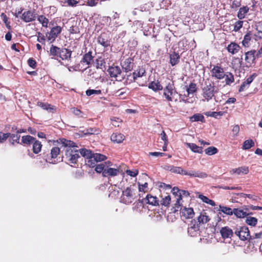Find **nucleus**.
Listing matches in <instances>:
<instances>
[{
	"label": "nucleus",
	"mask_w": 262,
	"mask_h": 262,
	"mask_svg": "<svg viewBox=\"0 0 262 262\" xmlns=\"http://www.w3.org/2000/svg\"><path fill=\"white\" fill-rule=\"evenodd\" d=\"M202 96L203 101L208 102L214 97L215 93V86L209 80H206L204 84H202Z\"/></svg>",
	"instance_id": "f257e3e1"
},
{
	"label": "nucleus",
	"mask_w": 262,
	"mask_h": 262,
	"mask_svg": "<svg viewBox=\"0 0 262 262\" xmlns=\"http://www.w3.org/2000/svg\"><path fill=\"white\" fill-rule=\"evenodd\" d=\"M137 191L133 187H127L122 191L120 202L125 204H129L137 198Z\"/></svg>",
	"instance_id": "f03ea898"
},
{
	"label": "nucleus",
	"mask_w": 262,
	"mask_h": 262,
	"mask_svg": "<svg viewBox=\"0 0 262 262\" xmlns=\"http://www.w3.org/2000/svg\"><path fill=\"white\" fill-rule=\"evenodd\" d=\"M66 157L68 161L72 164L77 163L78 158H80L78 150H74L71 148H68L66 151Z\"/></svg>",
	"instance_id": "7ed1b4c3"
},
{
	"label": "nucleus",
	"mask_w": 262,
	"mask_h": 262,
	"mask_svg": "<svg viewBox=\"0 0 262 262\" xmlns=\"http://www.w3.org/2000/svg\"><path fill=\"white\" fill-rule=\"evenodd\" d=\"M235 234L242 241L251 239V236L250 235L249 230L248 228L246 226L237 228L235 231Z\"/></svg>",
	"instance_id": "20e7f679"
},
{
	"label": "nucleus",
	"mask_w": 262,
	"mask_h": 262,
	"mask_svg": "<svg viewBox=\"0 0 262 262\" xmlns=\"http://www.w3.org/2000/svg\"><path fill=\"white\" fill-rule=\"evenodd\" d=\"M211 76L217 79H222L225 77L224 69L220 66H215L211 70Z\"/></svg>",
	"instance_id": "39448f33"
},
{
	"label": "nucleus",
	"mask_w": 262,
	"mask_h": 262,
	"mask_svg": "<svg viewBox=\"0 0 262 262\" xmlns=\"http://www.w3.org/2000/svg\"><path fill=\"white\" fill-rule=\"evenodd\" d=\"M110 76L116 78V80H121L122 77L121 70L118 66H112L107 70Z\"/></svg>",
	"instance_id": "423d86ee"
},
{
	"label": "nucleus",
	"mask_w": 262,
	"mask_h": 262,
	"mask_svg": "<svg viewBox=\"0 0 262 262\" xmlns=\"http://www.w3.org/2000/svg\"><path fill=\"white\" fill-rule=\"evenodd\" d=\"M174 85L172 83H169L164 89V96L169 101H172V96L174 95Z\"/></svg>",
	"instance_id": "0eeeda50"
},
{
	"label": "nucleus",
	"mask_w": 262,
	"mask_h": 262,
	"mask_svg": "<svg viewBox=\"0 0 262 262\" xmlns=\"http://www.w3.org/2000/svg\"><path fill=\"white\" fill-rule=\"evenodd\" d=\"M62 29L60 26L53 27L50 32L47 35L48 40L51 42L55 40L58 35L61 32Z\"/></svg>",
	"instance_id": "6e6552de"
},
{
	"label": "nucleus",
	"mask_w": 262,
	"mask_h": 262,
	"mask_svg": "<svg viewBox=\"0 0 262 262\" xmlns=\"http://www.w3.org/2000/svg\"><path fill=\"white\" fill-rule=\"evenodd\" d=\"M199 230V225L195 220H192L189 225L188 228V233L191 236H195L198 233Z\"/></svg>",
	"instance_id": "1a4fd4ad"
},
{
	"label": "nucleus",
	"mask_w": 262,
	"mask_h": 262,
	"mask_svg": "<svg viewBox=\"0 0 262 262\" xmlns=\"http://www.w3.org/2000/svg\"><path fill=\"white\" fill-rule=\"evenodd\" d=\"M110 164H107L105 171L103 172V177H115L119 174V169L118 168H113L109 167Z\"/></svg>",
	"instance_id": "9d476101"
},
{
	"label": "nucleus",
	"mask_w": 262,
	"mask_h": 262,
	"mask_svg": "<svg viewBox=\"0 0 262 262\" xmlns=\"http://www.w3.org/2000/svg\"><path fill=\"white\" fill-rule=\"evenodd\" d=\"M165 169L172 173L181 174L185 176L187 170L183 169L181 167L174 166L172 165H166L164 167Z\"/></svg>",
	"instance_id": "9b49d317"
},
{
	"label": "nucleus",
	"mask_w": 262,
	"mask_h": 262,
	"mask_svg": "<svg viewBox=\"0 0 262 262\" xmlns=\"http://www.w3.org/2000/svg\"><path fill=\"white\" fill-rule=\"evenodd\" d=\"M180 211L182 216L186 219H192L194 215L193 209L192 208H186L185 207L181 208Z\"/></svg>",
	"instance_id": "f8f14e48"
},
{
	"label": "nucleus",
	"mask_w": 262,
	"mask_h": 262,
	"mask_svg": "<svg viewBox=\"0 0 262 262\" xmlns=\"http://www.w3.org/2000/svg\"><path fill=\"white\" fill-rule=\"evenodd\" d=\"M185 176H188L191 177L199 178L204 179L207 177V174L206 172L200 171H187L185 172Z\"/></svg>",
	"instance_id": "ddd939ff"
},
{
	"label": "nucleus",
	"mask_w": 262,
	"mask_h": 262,
	"mask_svg": "<svg viewBox=\"0 0 262 262\" xmlns=\"http://www.w3.org/2000/svg\"><path fill=\"white\" fill-rule=\"evenodd\" d=\"M35 15L31 11L24 12L21 17V19L26 23L31 22L35 20Z\"/></svg>",
	"instance_id": "4468645a"
},
{
	"label": "nucleus",
	"mask_w": 262,
	"mask_h": 262,
	"mask_svg": "<svg viewBox=\"0 0 262 262\" xmlns=\"http://www.w3.org/2000/svg\"><path fill=\"white\" fill-rule=\"evenodd\" d=\"M255 50H251L245 53V60L248 63L247 67H249L255 60Z\"/></svg>",
	"instance_id": "2eb2a0df"
},
{
	"label": "nucleus",
	"mask_w": 262,
	"mask_h": 262,
	"mask_svg": "<svg viewBox=\"0 0 262 262\" xmlns=\"http://www.w3.org/2000/svg\"><path fill=\"white\" fill-rule=\"evenodd\" d=\"M133 60L131 58H127L122 60L121 66L125 72H128L132 70L133 68Z\"/></svg>",
	"instance_id": "dca6fc26"
},
{
	"label": "nucleus",
	"mask_w": 262,
	"mask_h": 262,
	"mask_svg": "<svg viewBox=\"0 0 262 262\" xmlns=\"http://www.w3.org/2000/svg\"><path fill=\"white\" fill-rule=\"evenodd\" d=\"M228 51L232 55L235 54L240 50V46L235 42H231L228 45L227 48Z\"/></svg>",
	"instance_id": "f3484780"
},
{
	"label": "nucleus",
	"mask_w": 262,
	"mask_h": 262,
	"mask_svg": "<svg viewBox=\"0 0 262 262\" xmlns=\"http://www.w3.org/2000/svg\"><path fill=\"white\" fill-rule=\"evenodd\" d=\"M220 233L224 238H227L231 237L233 235V231L228 227H224L221 228Z\"/></svg>",
	"instance_id": "a211bd4d"
},
{
	"label": "nucleus",
	"mask_w": 262,
	"mask_h": 262,
	"mask_svg": "<svg viewBox=\"0 0 262 262\" xmlns=\"http://www.w3.org/2000/svg\"><path fill=\"white\" fill-rule=\"evenodd\" d=\"M98 43L106 48L110 46V41L107 39L105 33L101 34L97 38Z\"/></svg>",
	"instance_id": "6ab92c4d"
},
{
	"label": "nucleus",
	"mask_w": 262,
	"mask_h": 262,
	"mask_svg": "<svg viewBox=\"0 0 262 262\" xmlns=\"http://www.w3.org/2000/svg\"><path fill=\"white\" fill-rule=\"evenodd\" d=\"M249 172V168L247 166H242L237 168L232 169L230 171L231 174L236 173L238 175L246 174Z\"/></svg>",
	"instance_id": "aec40b11"
},
{
	"label": "nucleus",
	"mask_w": 262,
	"mask_h": 262,
	"mask_svg": "<svg viewBox=\"0 0 262 262\" xmlns=\"http://www.w3.org/2000/svg\"><path fill=\"white\" fill-rule=\"evenodd\" d=\"M125 139V136L121 133H113L111 137V140L117 143H121Z\"/></svg>",
	"instance_id": "412c9836"
},
{
	"label": "nucleus",
	"mask_w": 262,
	"mask_h": 262,
	"mask_svg": "<svg viewBox=\"0 0 262 262\" xmlns=\"http://www.w3.org/2000/svg\"><path fill=\"white\" fill-rule=\"evenodd\" d=\"M145 202L152 206L159 205V201L157 197L147 194L145 199Z\"/></svg>",
	"instance_id": "4be33fe9"
},
{
	"label": "nucleus",
	"mask_w": 262,
	"mask_h": 262,
	"mask_svg": "<svg viewBox=\"0 0 262 262\" xmlns=\"http://www.w3.org/2000/svg\"><path fill=\"white\" fill-rule=\"evenodd\" d=\"M71 53V51L67 49L64 48L61 49L58 56L61 59L66 60L70 58Z\"/></svg>",
	"instance_id": "5701e85b"
},
{
	"label": "nucleus",
	"mask_w": 262,
	"mask_h": 262,
	"mask_svg": "<svg viewBox=\"0 0 262 262\" xmlns=\"http://www.w3.org/2000/svg\"><path fill=\"white\" fill-rule=\"evenodd\" d=\"M249 11V8L248 6H243L239 8L237 16L239 19H244L247 13Z\"/></svg>",
	"instance_id": "b1692460"
},
{
	"label": "nucleus",
	"mask_w": 262,
	"mask_h": 262,
	"mask_svg": "<svg viewBox=\"0 0 262 262\" xmlns=\"http://www.w3.org/2000/svg\"><path fill=\"white\" fill-rule=\"evenodd\" d=\"M187 147L189 148L193 152L201 154L203 152V148L198 146L194 143H186L185 144Z\"/></svg>",
	"instance_id": "393cba45"
},
{
	"label": "nucleus",
	"mask_w": 262,
	"mask_h": 262,
	"mask_svg": "<svg viewBox=\"0 0 262 262\" xmlns=\"http://www.w3.org/2000/svg\"><path fill=\"white\" fill-rule=\"evenodd\" d=\"M111 164L110 162H106L103 163H101L99 164H96L95 165V171L99 173H102L103 175V172L105 171L107 164Z\"/></svg>",
	"instance_id": "a878e982"
},
{
	"label": "nucleus",
	"mask_w": 262,
	"mask_h": 262,
	"mask_svg": "<svg viewBox=\"0 0 262 262\" xmlns=\"http://www.w3.org/2000/svg\"><path fill=\"white\" fill-rule=\"evenodd\" d=\"M148 88L151 89L155 92H156L162 90L163 89V86L161 85L159 82L152 81L149 84Z\"/></svg>",
	"instance_id": "bb28decb"
},
{
	"label": "nucleus",
	"mask_w": 262,
	"mask_h": 262,
	"mask_svg": "<svg viewBox=\"0 0 262 262\" xmlns=\"http://www.w3.org/2000/svg\"><path fill=\"white\" fill-rule=\"evenodd\" d=\"M180 56L178 53L173 52L170 55V63L171 66H174L179 62Z\"/></svg>",
	"instance_id": "cd10ccee"
},
{
	"label": "nucleus",
	"mask_w": 262,
	"mask_h": 262,
	"mask_svg": "<svg viewBox=\"0 0 262 262\" xmlns=\"http://www.w3.org/2000/svg\"><path fill=\"white\" fill-rule=\"evenodd\" d=\"M93 57L92 55V52H89L85 54L82 59L81 62L85 63L87 65H90L91 61H92Z\"/></svg>",
	"instance_id": "c85d7f7f"
},
{
	"label": "nucleus",
	"mask_w": 262,
	"mask_h": 262,
	"mask_svg": "<svg viewBox=\"0 0 262 262\" xmlns=\"http://www.w3.org/2000/svg\"><path fill=\"white\" fill-rule=\"evenodd\" d=\"M251 40V33L248 32L244 37L242 41L243 46L245 47H249L250 45V41Z\"/></svg>",
	"instance_id": "c756f323"
},
{
	"label": "nucleus",
	"mask_w": 262,
	"mask_h": 262,
	"mask_svg": "<svg viewBox=\"0 0 262 262\" xmlns=\"http://www.w3.org/2000/svg\"><path fill=\"white\" fill-rule=\"evenodd\" d=\"M42 144L41 142L38 140H35L33 143V151L35 154L39 153L41 151Z\"/></svg>",
	"instance_id": "7c9ffc66"
},
{
	"label": "nucleus",
	"mask_w": 262,
	"mask_h": 262,
	"mask_svg": "<svg viewBox=\"0 0 262 262\" xmlns=\"http://www.w3.org/2000/svg\"><path fill=\"white\" fill-rule=\"evenodd\" d=\"M197 90L196 84L195 83L191 82L188 88L186 89L187 95L186 96H189L190 94L194 93Z\"/></svg>",
	"instance_id": "2f4dec72"
},
{
	"label": "nucleus",
	"mask_w": 262,
	"mask_h": 262,
	"mask_svg": "<svg viewBox=\"0 0 262 262\" xmlns=\"http://www.w3.org/2000/svg\"><path fill=\"white\" fill-rule=\"evenodd\" d=\"M20 135L18 134H11L10 133V138L9 139V142L10 144L12 145H14L15 143H17L18 144L19 143V139H20Z\"/></svg>",
	"instance_id": "473e14b6"
},
{
	"label": "nucleus",
	"mask_w": 262,
	"mask_h": 262,
	"mask_svg": "<svg viewBox=\"0 0 262 262\" xmlns=\"http://www.w3.org/2000/svg\"><path fill=\"white\" fill-rule=\"evenodd\" d=\"M198 198L201 199L203 202L208 204L212 206H215V203L214 201H213L212 200L209 199L207 196L203 195V194H199L198 196Z\"/></svg>",
	"instance_id": "72a5a7b5"
},
{
	"label": "nucleus",
	"mask_w": 262,
	"mask_h": 262,
	"mask_svg": "<svg viewBox=\"0 0 262 262\" xmlns=\"http://www.w3.org/2000/svg\"><path fill=\"white\" fill-rule=\"evenodd\" d=\"M233 212V214L238 218L245 217L247 215L246 212L244 211L243 210L237 208H234Z\"/></svg>",
	"instance_id": "f704fd0d"
},
{
	"label": "nucleus",
	"mask_w": 262,
	"mask_h": 262,
	"mask_svg": "<svg viewBox=\"0 0 262 262\" xmlns=\"http://www.w3.org/2000/svg\"><path fill=\"white\" fill-rule=\"evenodd\" d=\"M37 105L42 108L43 110H46L50 112H52L54 110L53 106L47 103L38 102Z\"/></svg>",
	"instance_id": "c9c22d12"
},
{
	"label": "nucleus",
	"mask_w": 262,
	"mask_h": 262,
	"mask_svg": "<svg viewBox=\"0 0 262 262\" xmlns=\"http://www.w3.org/2000/svg\"><path fill=\"white\" fill-rule=\"evenodd\" d=\"M61 143L66 147H77L76 143L71 140H68L65 139H61L60 140Z\"/></svg>",
	"instance_id": "e433bc0d"
},
{
	"label": "nucleus",
	"mask_w": 262,
	"mask_h": 262,
	"mask_svg": "<svg viewBox=\"0 0 262 262\" xmlns=\"http://www.w3.org/2000/svg\"><path fill=\"white\" fill-rule=\"evenodd\" d=\"M219 210L223 212L224 213H225L227 215H231L233 214V210H232V209L231 208L226 207V206H223L222 205L219 206Z\"/></svg>",
	"instance_id": "4c0bfd02"
},
{
	"label": "nucleus",
	"mask_w": 262,
	"mask_h": 262,
	"mask_svg": "<svg viewBox=\"0 0 262 262\" xmlns=\"http://www.w3.org/2000/svg\"><path fill=\"white\" fill-rule=\"evenodd\" d=\"M38 21L41 24L43 27L47 28L49 24V19L44 15H39L37 18Z\"/></svg>",
	"instance_id": "58836bf2"
},
{
	"label": "nucleus",
	"mask_w": 262,
	"mask_h": 262,
	"mask_svg": "<svg viewBox=\"0 0 262 262\" xmlns=\"http://www.w3.org/2000/svg\"><path fill=\"white\" fill-rule=\"evenodd\" d=\"M36 139L29 135L24 136L22 137L21 141L24 144H30L33 143Z\"/></svg>",
	"instance_id": "ea45409f"
},
{
	"label": "nucleus",
	"mask_w": 262,
	"mask_h": 262,
	"mask_svg": "<svg viewBox=\"0 0 262 262\" xmlns=\"http://www.w3.org/2000/svg\"><path fill=\"white\" fill-rule=\"evenodd\" d=\"M92 156L97 163L103 161L106 159V157L105 156L100 154H93Z\"/></svg>",
	"instance_id": "a19ab883"
},
{
	"label": "nucleus",
	"mask_w": 262,
	"mask_h": 262,
	"mask_svg": "<svg viewBox=\"0 0 262 262\" xmlns=\"http://www.w3.org/2000/svg\"><path fill=\"white\" fill-rule=\"evenodd\" d=\"M254 142L252 140H247L244 141L243 145V149L244 150L249 149L252 147L254 146Z\"/></svg>",
	"instance_id": "79ce46f5"
},
{
	"label": "nucleus",
	"mask_w": 262,
	"mask_h": 262,
	"mask_svg": "<svg viewBox=\"0 0 262 262\" xmlns=\"http://www.w3.org/2000/svg\"><path fill=\"white\" fill-rule=\"evenodd\" d=\"M78 152L80 153L82 157L86 159H88L89 157H91L93 154L91 151L85 148L80 149L78 150Z\"/></svg>",
	"instance_id": "37998d69"
},
{
	"label": "nucleus",
	"mask_w": 262,
	"mask_h": 262,
	"mask_svg": "<svg viewBox=\"0 0 262 262\" xmlns=\"http://www.w3.org/2000/svg\"><path fill=\"white\" fill-rule=\"evenodd\" d=\"M145 70L143 68H139L135 71L133 73L134 79L135 80L138 77H141L144 75Z\"/></svg>",
	"instance_id": "c03bdc74"
},
{
	"label": "nucleus",
	"mask_w": 262,
	"mask_h": 262,
	"mask_svg": "<svg viewBox=\"0 0 262 262\" xmlns=\"http://www.w3.org/2000/svg\"><path fill=\"white\" fill-rule=\"evenodd\" d=\"M190 120L191 122L201 121L203 122L204 120V116L200 114H196L190 117Z\"/></svg>",
	"instance_id": "a18cd8bd"
},
{
	"label": "nucleus",
	"mask_w": 262,
	"mask_h": 262,
	"mask_svg": "<svg viewBox=\"0 0 262 262\" xmlns=\"http://www.w3.org/2000/svg\"><path fill=\"white\" fill-rule=\"evenodd\" d=\"M218 152V149L213 146H210L207 148L205 150V152L206 155L209 156H211L216 154Z\"/></svg>",
	"instance_id": "49530a36"
},
{
	"label": "nucleus",
	"mask_w": 262,
	"mask_h": 262,
	"mask_svg": "<svg viewBox=\"0 0 262 262\" xmlns=\"http://www.w3.org/2000/svg\"><path fill=\"white\" fill-rule=\"evenodd\" d=\"M170 201L171 198L169 195L164 197L162 196V199L160 201V204L164 206H168L170 204Z\"/></svg>",
	"instance_id": "de8ad7c7"
},
{
	"label": "nucleus",
	"mask_w": 262,
	"mask_h": 262,
	"mask_svg": "<svg viewBox=\"0 0 262 262\" xmlns=\"http://www.w3.org/2000/svg\"><path fill=\"white\" fill-rule=\"evenodd\" d=\"M205 115L208 117H214L215 118H218L220 117H221L223 115V113L222 112H208L206 113Z\"/></svg>",
	"instance_id": "09e8293b"
},
{
	"label": "nucleus",
	"mask_w": 262,
	"mask_h": 262,
	"mask_svg": "<svg viewBox=\"0 0 262 262\" xmlns=\"http://www.w3.org/2000/svg\"><path fill=\"white\" fill-rule=\"evenodd\" d=\"M210 220L209 217L206 214H201L198 217V222L201 224H205Z\"/></svg>",
	"instance_id": "8fccbe9b"
},
{
	"label": "nucleus",
	"mask_w": 262,
	"mask_h": 262,
	"mask_svg": "<svg viewBox=\"0 0 262 262\" xmlns=\"http://www.w3.org/2000/svg\"><path fill=\"white\" fill-rule=\"evenodd\" d=\"M61 49L56 46L52 45L51 47L50 52V54L53 56H58Z\"/></svg>",
	"instance_id": "3c124183"
},
{
	"label": "nucleus",
	"mask_w": 262,
	"mask_h": 262,
	"mask_svg": "<svg viewBox=\"0 0 262 262\" xmlns=\"http://www.w3.org/2000/svg\"><path fill=\"white\" fill-rule=\"evenodd\" d=\"M182 200V198L181 196H178L177 198H176V203L173 207V211L176 212L178 211L179 208L181 207V204L180 203V201Z\"/></svg>",
	"instance_id": "603ef678"
},
{
	"label": "nucleus",
	"mask_w": 262,
	"mask_h": 262,
	"mask_svg": "<svg viewBox=\"0 0 262 262\" xmlns=\"http://www.w3.org/2000/svg\"><path fill=\"white\" fill-rule=\"evenodd\" d=\"M71 112L75 116L78 117H83L84 113L76 107H72L71 108Z\"/></svg>",
	"instance_id": "864d4df0"
},
{
	"label": "nucleus",
	"mask_w": 262,
	"mask_h": 262,
	"mask_svg": "<svg viewBox=\"0 0 262 262\" xmlns=\"http://www.w3.org/2000/svg\"><path fill=\"white\" fill-rule=\"evenodd\" d=\"M60 152V149L57 147H54L51 150V158H56Z\"/></svg>",
	"instance_id": "5fc2aeb1"
},
{
	"label": "nucleus",
	"mask_w": 262,
	"mask_h": 262,
	"mask_svg": "<svg viewBox=\"0 0 262 262\" xmlns=\"http://www.w3.org/2000/svg\"><path fill=\"white\" fill-rule=\"evenodd\" d=\"M257 220L255 217L249 216L247 217L246 219V223L249 225L254 226L257 224Z\"/></svg>",
	"instance_id": "6e6d98bb"
},
{
	"label": "nucleus",
	"mask_w": 262,
	"mask_h": 262,
	"mask_svg": "<svg viewBox=\"0 0 262 262\" xmlns=\"http://www.w3.org/2000/svg\"><path fill=\"white\" fill-rule=\"evenodd\" d=\"M139 191L146 192L148 190V183H144L143 184H141L140 182L138 183Z\"/></svg>",
	"instance_id": "4d7b16f0"
},
{
	"label": "nucleus",
	"mask_w": 262,
	"mask_h": 262,
	"mask_svg": "<svg viewBox=\"0 0 262 262\" xmlns=\"http://www.w3.org/2000/svg\"><path fill=\"white\" fill-rule=\"evenodd\" d=\"M96 67L97 69H102L103 68L105 67V62L102 58H100L96 60Z\"/></svg>",
	"instance_id": "13d9d810"
},
{
	"label": "nucleus",
	"mask_w": 262,
	"mask_h": 262,
	"mask_svg": "<svg viewBox=\"0 0 262 262\" xmlns=\"http://www.w3.org/2000/svg\"><path fill=\"white\" fill-rule=\"evenodd\" d=\"M96 161H95L93 158H92V156H91V157H89L86 161V164L91 167H95L96 165Z\"/></svg>",
	"instance_id": "bf43d9fd"
},
{
	"label": "nucleus",
	"mask_w": 262,
	"mask_h": 262,
	"mask_svg": "<svg viewBox=\"0 0 262 262\" xmlns=\"http://www.w3.org/2000/svg\"><path fill=\"white\" fill-rule=\"evenodd\" d=\"M10 136V133H3L0 132V143H4Z\"/></svg>",
	"instance_id": "052dcab7"
},
{
	"label": "nucleus",
	"mask_w": 262,
	"mask_h": 262,
	"mask_svg": "<svg viewBox=\"0 0 262 262\" xmlns=\"http://www.w3.org/2000/svg\"><path fill=\"white\" fill-rule=\"evenodd\" d=\"M113 125L115 127L119 126V123L122 122V120L117 117H113L111 119Z\"/></svg>",
	"instance_id": "680f3d73"
},
{
	"label": "nucleus",
	"mask_w": 262,
	"mask_h": 262,
	"mask_svg": "<svg viewBox=\"0 0 262 262\" xmlns=\"http://www.w3.org/2000/svg\"><path fill=\"white\" fill-rule=\"evenodd\" d=\"M225 76H226L225 80H226V83L227 84L229 85L231 83H232V82H233L234 77L232 74L230 73L229 75H225Z\"/></svg>",
	"instance_id": "e2e57ef3"
},
{
	"label": "nucleus",
	"mask_w": 262,
	"mask_h": 262,
	"mask_svg": "<svg viewBox=\"0 0 262 262\" xmlns=\"http://www.w3.org/2000/svg\"><path fill=\"white\" fill-rule=\"evenodd\" d=\"M101 93V90H88L86 91V94L88 96H91L92 95H99Z\"/></svg>",
	"instance_id": "0e129e2a"
},
{
	"label": "nucleus",
	"mask_w": 262,
	"mask_h": 262,
	"mask_svg": "<svg viewBox=\"0 0 262 262\" xmlns=\"http://www.w3.org/2000/svg\"><path fill=\"white\" fill-rule=\"evenodd\" d=\"M37 41L39 42L43 43L45 41V36L40 32H38Z\"/></svg>",
	"instance_id": "69168bd1"
},
{
	"label": "nucleus",
	"mask_w": 262,
	"mask_h": 262,
	"mask_svg": "<svg viewBox=\"0 0 262 262\" xmlns=\"http://www.w3.org/2000/svg\"><path fill=\"white\" fill-rule=\"evenodd\" d=\"M28 64L30 67L32 68H35L36 67V62L35 60L33 59L32 58H29L28 60Z\"/></svg>",
	"instance_id": "338daca9"
},
{
	"label": "nucleus",
	"mask_w": 262,
	"mask_h": 262,
	"mask_svg": "<svg viewBox=\"0 0 262 262\" xmlns=\"http://www.w3.org/2000/svg\"><path fill=\"white\" fill-rule=\"evenodd\" d=\"M251 239H262V232L254 233L251 236Z\"/></svg>",
	"instance_id": "774afa93"
}]
</instances>
